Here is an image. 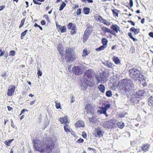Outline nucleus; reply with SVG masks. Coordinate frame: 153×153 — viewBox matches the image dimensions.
Returning <instances> with one entry per match:
<instances>
[{
    "mask_svg": "<svg viewBox=\"0 0 153 153\" xmlns=\"http://www.w3.org/2000/svg\"><path fill=\"white\" fill-rule=\"evenodd\" d=\"M56 26L57 28L61 33L65 32H66V28L65 26H62L61 25H58L57 24H56Z\"/></svg>",
    "mask_w": 153,
    "mask_h": 153,
    "instance_id": "4468645a",
    "label": "nucleus"
},
{
    "mask_svg": "<svg viewBox=\"0 0 153 153\" xmlns=\"http://www.w3.org/2000/svg\"><path fill=\"white\" fill-rule=\"evenodd\" d=\"M41 24L42 25H45L46 24L45 21L43 20H42L41 21Z\"/></svg>",
    "mask_w": 153,
    "mask_h": 153,
    "instance_id": "0e129e2a",
    "label": "nucleus"
},
{
    "mask_svg": "<svg viewBox=\"0 0 153 153\" xmlns=\"http://www.w3.org/2000/svg\"><path fill=\"white\" fill-rule=\"evenodd\" d=\"M76 13L78 15H80L81 13V9L80 8L78 9L77 10Z\"/></svg>",
    "mask_w": 153,
    "mask_h": 153,
    "instance_id": "8fccbe9b",
    "label": "nucleus"
},
{
    "mask_svg": "<svg viewBox=\"0 0 153 153\" xmlns=\"http://www.w3.org/2000/svg\"><path fill=\"white\" fill-rule=\"evenodd\" d=\"M90 9L89 8L86 7L83 9L84 13L85 14H88L89 13Z\"/></svg>",
    "mask_w": 153,
    "mask_h": 153,
    "instance_id": "72a5a7b5",
    "label": "nucleus"
},
{
    "mask_svg": "<svg viewBox=\"0 0 153 153\" xmlns=\"http://www.w3.org/2000/svg\"><path fill=\"white\" fill-rule=\"evenodd\" d=\"M115 10L118 12L119 11H118V10L116 9H115V10L114 9L112 10H111L112 12H113V15L114 16H115V17H116V16L118 17V13L116 12Z\"/></svg>",
    "mask_w": 153,
    "mask_h": 153,
    "instance_id": "473e14b6",
    "label": "nucleus"
},
{
    "mask_svg": "<svg viewBox=\"0 0 153 153\" xmlns=\"http://www.w3.org/2000/svg\"><path fill=\"white\" fill-rule=\"evenodd\" d=\"M4 53V51H2V50L0 49V56H3Z\"/></svg>",
    "mask_w": 153,
    "mask_h": 153,
    "instance_id": "a18cd8bd",
    "label": "nucleus"
},
{
    "mask_svg": "<svg viewBox=\"0 0 153 153\" xmlns=\"http://www.w3.org/2000/svg\"><path fill=\"white\" fill-rule=\"evenodd\" d=\"M84 141V140L82 138H80L79 139L76 141L77 143H81Z\"/></svg>",
    "mask_w": 153,
    "mask_h": 153,
    "instance_id": "c03bdc74",
    "label": "nucleus"
},
{
    "mask_svg": "<svg viewBox=\"0 0 153 153\" xmlns=\"http://www.w3.org/2000/svg\"><path fill=\"white\" fill-rule=\"evenodd\" d=\"M73 24L72 23H69L67 25V27L68 29H71L72 28Z\"/></svg>",
    "mask_w": 153,
    "mask_h": 153,
    "instance_id": "a19ab883",
    "label": "nucleus"
},
{
    "mask_svg": "<svg viewBox=\"0 0 153 153\" xmlns=\"http://www.w3.org/2000/svg\"><path fill=\"white\" fill-rule=\"evenodd\" d=\"M81 83L80 84L81 88L82 89H86L88 86H90L91 84V82L90 81V79H84L83 77V79L80 80Z\"/></svg>",
    "mask_w": 153,
    "mask_h": 153,
    "instance_id": "1a4fd4ad",
    "label": "nucleus"
},
{
    "mask_svg": "<svg viewBox=\"0 0 153 153\" xmlns=\"http://www.w3.org/2000/svg\"><path fill=\"white\" fill-rule=\"evenodd\" d=\"M140 67L136 66L132 68L128 71L129 76L134 80H138L140 81H146L143 73Z\"/></svg>",
    "mask_w": 153,
    "mask_h": 153,
    "instance_id": "f03ea898",
    "label": "nucleus"
},
{
    "mask_svg": "<svg viewBox=\"0 0 153 153\" xmlns=\"http://www.w3.org/2000/svg\"><path fill=\"white\" fill-rule=\"evenodd\" d=\"M26 111H27V110L26 109H23L22 110V111H21V114H20V115H21L22 114H23L24 112H25Z\"/></svg>",
    "mask_w": 153,
    "mask_h": 153,
    "instance_id": "4d7b16f0",
    "label": "nucleus"
},
{
    "mask_svg": "<svg viewBox=\"0 0 153 153\" xmlns=\"http://www.w3.org/2000/svg\"><path fill=\"white\" fill-rule=\"evenodd\" d=\"M117 127L120 128H123L124 126V124L123 123L118 122L117 123Z\"/></svg>",
    "mask_w": 153,
    "mask_h": 153,
    "instance_id": "c756f323",
    "label": "nucleus"
},
{
    "mask_svg": "<svg viewBox=\"0 0 153 153\" xmlns=\"http://www.w3.org/2000/svg\"><path fill=\"white\" fill-rule=\"evenodd\" d=\"M102 23H104L106 25H108V23H109V22L107 21L106 20V21H103L102 22Z\"/></svg>",
    "mask_w": 153,
    "mask_h": 153,
    "instance_id": "338daca9",
    "label": "nucleus"
},
{
    "mask_svg": "<svg viewBox=\"0 0 153 153\" xmlns=\"http://www.w3.org/2000/svg\"><path fill=\"white\" fill-rule=\"evenodd\" d=\"M149 35L150 37L153 38V32H150L149 33Z\"/></svg>",
    "mask_w": 153,
    "mask_h": 153,
    "instance_id": "13d9d810",
    "label": "nucleus"
},
{
    "mask_svg": "<svg viewBox=\"0 0 153 153\" xmlns=\"http://www.w3.org/2000/svg\"><path fill=\"white\" fill-rule=\"evenodd\" d=\"M139 99L136 96H135V94L133 95L130 100V103L132 105L139 103Z\"/></svg>",
    "mask_w": 153,
    "mask_h": 153,
    "instance_id": "f8f14e48",
    "label": "nucleus"
},
{
    "mask_svg": "<svg viewBox=\"0 0 153 153\" xmlns=\"http://www.w3.org/2000/svg\"><path fill=\"white\" fill-rule=\"evenodd\" d=\"M25 19H23L21 21V24L20 25L19 27V28H21L22 26L24 25Z\"/></svg>",
    "mask_w": 153,
    "mask_h": 153,
    "instance_id": "ea45409f",
    "label": "nucleus"
},
{
    "mask_svg": "<svg viewBox=\"0 0 153 153\" xmlns=\"http://www.w3.org/2000/svg\"><path fill=\"white\" fill-rule=\"evenodd\" d=\"M94 108V105L92 104H88L86 105L85 109L86 110L87 114L91 113L93 112Z\"/></svg>",
    "mask_w": 153,
    "mask_h": 153,
    "instance_id": "9b49d317",
    "label": "nucleus"
},
{
    "mask_svg": "<svg viewBox=\"0 0 153 153\" xmlns=\"http://www.w3.org/2000/svg\"><path fill=\"white\" fill-rule=\"evenodd\" d=\"M113 60L116 64H118L120 63V60L117 57L114 56L113 57Z\"/></svg>",
    "mask_w": 153,
    "mask_h": 153,
    "instance_id": "393cba45",
    "label": "nucleus"
},
{
    "mask_svg": "<svg viewBox=\"0 0 153 153\" xmlns=\"http://www.w3.org/2000/svg\"><path fill=\"white\" fill-rule=\"evenodd\" d=\"M75 101L74 97L72 96V98L71 99L70 102L71 103H73Z\"/></svg>",
    "mask_w": 153,
    "mask_h": 153,
    "instance_id": "864d4df0",
    "label": "nucleus"
},
{
    "mask_svg": "<svg viewBox=\"0 0 153 153\" xmlns=\"http://www.w3.org/2000/svg\"><path fill=\"white\" fill-rule=\"evenodd\" d=\"M111 92L110 90L107 91L106 93V95L108 97H110L112 96Z\"/></svg>",
    "mask_w": 153,
    "mask_h": 153,
    "instance_id": "c9c22d12",
    "label": "nucleus"
},
{
    "mask_svg": "<svg viewBox=\"0 0 153 153\" xmlns=\"http://www.w3.org/2000/svg\"><path fill=\"white\" fill-rule=\"evenodd\" d=\"M149 145L148 144H146L144 145L142 147L141 149L143 151L145 152L148 151L149 149Z\"/></svg>",
    "mask_w": 153,
    "mask_h": 153,
    "instance_id": "4be33fe9",
    "label": "nucleus"
},
{
    "mask_svg": "<svg viewBox=\"0 0 153 153\" xmlns=\"http://www.w3.org/2000/svg\"><path fill=\"white\" fill-rule=\"evenodd\" d=\"M7 107L9 111H10L13 109V108L10 107V106H7Z\"/></svg>",
    "mask_w": 153,
    "mask_h": 153,
    "instance_id": "69168bd1",
    "label": "nucleus"
},
{
    "mask_svg": "<svg viewBox=\"0 0 153 153\" xmlns=\"http://www.w3.org/2000/svg\"><path fill=\"white\" fill-rule=\"evenodd\" d=\"M106 48V46H104L103 45L101 46L99 48H96L95 50L97 51H101L102 50H104L105 48Z\"/></svg>",
    "mask_w": 153,
    "mask_h": 153,
    "instance_id": "7c9ffc66",
    "label": "nucleus"
},
{
    "mask_svg": "<svg viewBox=\"0 0 153 153\" xmlns=\"http://www.w3.org/2000/svg\"><path fill=\"white\" fill-rule=\"evenodd\" d=\"M98 88L102 93H104L105 87L103 85L101 84L99 85L98 86Z\"/></svg>",
    "mask_w": 153,
    "mask_h": 153,
    "instance_id": "aec40b11",
    "label": "nucleus"
},
{
    "mask_svg": "<svg viewBox=\"0 0 153 153\" xmlns=\"http://www.w3.org/2000/svg\"><path fill=\"white\" fill-rule=\"evenodd\" d=\"M37 75L38 76H42V72L41 71H40L39 70L38 71Z\"/></svg>",
    "mask_w": 153,
    "mask_h": 153,
    "instance_id": "49530a36",
    "label": "nucleus"
},
{
    "mask_svg": "<svg viewBox=\"0 0 153 153\" xmlns=\"http://www.w3.org/2000/svg\"><path fill=\"white\" fill-rule=\"evenodd\" d=\"M84 67L81 66H74L72 68L73 73L76 75H80L82 74L83 71Z\"/></svg>",
    "mask_w": 153,
    "mask_h": 153,
    "instance_id": "6e6552de",
    "label": "nucleus"
},
{
    "mask_svg": "<svg viewBox=\"0 0 153 153\" xmlns=\"http://www.w3.org/2000/svg\"><path fill=\"white\" fill-rule=\"evenodd\" d=\"M116 120L114 119H111L108 121L105 122L102 124V126L108 129H111L115 127L116 124Z\"/></svg>",
    "mask_w": 153,
    "mask_h": 153,
    "instance_id": "39448f33",
    "label": "nucleus"
},
{
    "mask_svg": "<svg viewBox=\"0 0 153 153\" xmlns=\"http://www.w3.org/2000/svg\"><path fill=\"white\" fill-rule=\"evenodd\" d=\"M7 76L6 72H4L1 75V76L2 77H6Z\"/></svg>",
    "mask_w": 153,
    "mask_h": 153,
    "instance_id": "5fc2aeb1",
    "label": "nucleus"
},
{
    "mask_svg": "<svg viewBox=\"0 0 153 153\" xmlns=\"http://www.w3.org/2000/svg\"><path fill=\"white\" fill-rule=\"evenodd\" d=\"M11 126L13 128H15V125L13 124V121L12 120H11Z\"/></svg>",
    "mask_w": 153,
    "mask_h": 153,
    "instance_id": "052dcab7",
    "label": "nucleus"
},
{
    "mask_svg": "<svg viewBox=\"0 0 153 153\" xmlns=\"http://www.w3.org/2000/svg\"><path fill=\"white\" fill-rule=\"evenodd\" d=\"M109 33H110L112 35L115 36H117V35H116L115 32L113 30V31L111 30H110V32H109Z\"/></svg>",
    "mask_w": 153,
    "mask_h": 153,
    "instance_id": "09e8293b",
    "label": "nucleus"
},
{
    "mask_svg": "<svg viewBox=\"0 0 153 153\" xmlns=\"http://www.w3.org/2000/svg\"><path fill=\"white\" fill-rule=\"evenodd\" d=\"M83 53L84 54V56H85L88 55L87 51L85 50H84L83 51Z\"/></svg>",
    "mask_w": 153,
    "mask_h": 153,
    "instance_id": "3c124183",
    "label": "nucleus"
},
{
    "mask_svg": "<svg viewBox=\"0 0 153 153\" xmlns=\"http://www.w3.org/2000/svg\"><path fill=\"white\" fill-rule=\"evenodd\" d=\"M65 55L66 61L69 63H70L75 59L76 54L72 48H66Z\"/></svg>",
    "mask_w": 153,
    "mask_h": 153,
    "instance_id": "7ed1b4c3",
    "label": "nucleus"
},
{
    "mask_svg": "<svg viewBox=\"0 0 153 153\" xmlns=\"http://www.w3.org/2000/svg\"><path fill=\"white\" fill-rule=\"evenodd\" d=\"M56 103V108L59 109L60 108V103L57 102H55Z\"/></svg>",
    "mask_w": 153,
    "mask_h": 153,
    "instance_id": "79ce46f5",
    "label": "nucleus"
},
{
    "mask_svg": "<svg viewBox=\"0 0 153 153\" xmlns=\"http://www.w3.org/2000/svg\"><path fill=\"white\" fill-rule=\"evenodd\" d=\"M128 22H130L131 23V24L133 25H135V23L133 22L131 20H129V21H128Z\"/></svg>",
    "mask_w": 153,
    "mask_h": 153,
    "instance_id": "e2e57ef3",
    "label": "nucleus"
},
{
    "mask_svg": "<svg viewBox=\"0 0 153 153\" xmlns=\"http://www.w3.org/2000/svg\"><path fill=\"white\" fill-rule=\"evenodd\" d=\"M15 89V86L14 85L11 88L8 90L7 95L9 96H12L14 93Z\"/></svg>",
    "mask_w": 153,
    "mask_h": 153,
    "instance_id": "2eb2a0df",
    "label": "nucleus"
},
{
    "mask_svg": "<svg viewBox=\"0 0 153 153\" xmlns=\"http://www.w3.org/2000/svg\"><path fill=\"white\" fill-rule=\"evenodd\" d=\"M57 49L60 54L62 56H64V53L63 52V47L61 46L60 47L58 46Z\"/></svg>",
    "mask_w": 153,
    "mask_h": 153,
    "instance_id": "b1692460",
    "label": "nucleus"
},
{
    "mask_svg": "<svg viewBox=\"0 0 153 153\" xmlns=\"http://www.w3.org/2000/svg\"><path fill=\"white\" fill-rule=\"evenodd\" d=\"M35 102V100H34L33 101H31L30 102V105H33V104Z\"/></svg>",
    "mask_w": 153,
    "mask_h": 153,
    "instance_id": "774afa93",
    "label": "nucleus"
},
{
    "mask_svg": "<svg viewBox=\"0 0 153 153\" xmlns=\"http://www.w3.org/2000/svg\"><path fill=\"white\" fill-rule=\"evenodd\" d=\"M101 109L100 110H98L97 112L100 113V114H103L106 115V117L108 116V115L106 113V111L107 110L103 107H102L101 108Z\"/></svg>",
    "mask_w": 153,
    "mask_h": 153,
    "instance_id": "a211bd4d",
    "label": "nucleus"
},
{
    "mask_svg": "<svg viewBox=\"0 0 153 153\" xmlns=\"http://www.w3.org/2000/svg\"><path fill=\"white\" fill-rule=\"evenodd\" d=\"M72 30H76V26L74 24H73L72 28H71Z\"/></svg>",
    "mask_w": 153,
    "mask_h": 153,
    "instance_id": "6e6d98bb",
    "label": "nucleus"
},
{
    "mask_svg": "<svg viewBox=\"0 0 153 153\" xmlns=\"http://www.w3.org/2000/svg\"><path fill=\"white\" fill-rule=\"evenodd\" d=\"M96 116H94L91 118H89V120L90 123H94L97 120L96 118Z\"/></svg>",
    "mask_w": 153,
    "mask_h": 153,
    "instance_id": "c85d7f7f",
    "label": "nucleus"
},
{
    "mask_svg": "<svg viewBox=\"0 0 153 153\" xmlns=\"http://www.w3.org/2000/svg\"><path fill=\"white\" fill-rule=\"evenodd\" d=\"M95 134L96 136H97L100 137H102L103 136V134L102 133V131L99 129L97 130L96 133H95Z\"/></svg>",
    "mask_w": 153,
    "mask_h": 153,
    "instance_id": "412c9836",
    "label": "nucleus"
},
{
    "mask_svg": "<svg viewBox=\"0 0 153 153\" xmlns=\"http://www.w3.org/2000/svg\"><path fill=\"white\" fill-rule=\"evenodd\" d=\"M82 136L85 139L87 137V134L85 131L83 132Z\"/></svg>",
    "mask_w": 153,
    "mask_h": 153,
    "instance_id": "de8ad7c7",
    "label": "nucleus"
},
{
    "mask_svg": "<svg viewBox=\"0 0 153 153\" xmlns=\"http://www.w3.org/2000/svg\"><path fill=\"white\" fill-rule=\"evenodd\" d=\"M111 105L110 104L107 103L106 104H105V106L104 107L107 110L108 108H110V107Z\"/></svg>",
    "mask_w": 153,
    "mask_h": 153,
    "instance_id": "37998d69",
    "label": "nucleus"
},
{
    "mask_svg": "<svg viewBox=\"0 0 153 153\" xmlns=\"http://www.w3.org/2000/svg\"><path fill=\"white\" fill-rule=\"evenodd\" d=\"M34 144L33 146L36 150L40 152L41 153H51L52 152L54 148L55 144L53 140L49 137L45 139V148H42L40 145V142L38 140H34L33 141Z\"/></svg>",
    "mask_w": 153,
    "mask_h": 153,
    "instance_id": "f257e3e1",
    "label": "nucleus"
},
{
    "mask_svg": "<svg viewBox=\"0 0 153 153\" xmlns=\"http://www.w3.org/2000/svg\"><path fill=\"white\" fill-rule=\"evenodd\" d=\"M98 19L99 20H100V21H101L102 20L103 21H106V20H105V19H103L102 17L100 16L98 18Z\"/></svg>",
    "mask_w": 153,
    "mask_h": 153,
    "instance_id": "bf43d9fd",
    "label": "nucleus"
},
{
    "mask_svg": "<svg viewBox=\"0 0 153 153\" xmlns=\"http://www.w3.org/2000/svg\"><path fill=\"white\" fill-rule=\"evenodd\" d=\"M111 28L115 32L117 33L118 31H120V28L117 25H113Z\"/></svg>",
    "mask_w": 153,
    "mask_h": 153,
    "instance_id": "f3484780",
    "label": "nucleus"
},
{
    "mask_svg": "<svg viewBox=\"0 0 153 153\" xmlns=\"http://www.w3.org/2000/svg\"><path fill=\"white\" fill-rule=\"evenodd\" d=\"M83 124L84 123L83 122L81 121H77L75 124V125L79 127H83Z\"/></svg>",
    "mask_w": 153,
    "mask_h": 153,
    "instance_id": "cd10ccee",
    "label": "nucleus"
},
{
    "mask_svg": "<svg viewBox=\"0 0 153 153\" xmlns=\"http://www.w3.org/2000/svg\"><path fill=\"white\" fill-rule=\"evenodd\" d=\"M135 50L134 47L132 46L131 47L129 51V52L131 53H132L135 52Z\"/></svg>",
    "mask_w": 153,
    "mask_h": 153,
    "instance_id": "58836bf2",
    "label": "nucleus"
},
{
    "mask_svg": "<svg viewBox=\"0 0 153 153\" xmlns=\"http://www.w3.org/2000/svg\"><path fill=\"white\" fill-rule=\"evenodd\" d=\"M125 91V93H131L134 90V85L132 81L130 79H128L124 81Z\"/></svg>",
    "mask_w": 153,
    "mask_h": 153,
    "instance_id": "20e7f679",
    "label": "nucleus"
},
{
    "mask_svg": "<svg viewBox=\"0 0 153 153\" xmlns=\"http://www.w3.org/2000/svg\"><path fill=\"white\" fill-rule=\"evenodd\" d=\"M102 43L103 44V45L104 46L107 47V44L108 42V41L107 39H102Z\"/></svg>",
    "mask_w": 153,
    "mask_h": 153,
    "instance_id": "2f4dec72",
    "label": "nucleus"
},
{
    "mask_svg": "<svg viewBox=\"0 0 153 153\" xmlns=\"http://www.w3.org/2000/svg\"><path fill=\"white\" fill-rule=\"evenodd\" d=\"M148 104L151 107L153 108V97L151 96L148 100Z\"/></svg>",
    "mask_w": 153,
    "mask_h": 153,
    "instance_id": "6ab92c4d",
    "label": "nucleus"
},
{
    "mask_svg": "<svg viewBox=\"0 0 153 153\" xmlns=\"http://www.w3.org/2000/svg\"><path fill=\"white\" fill-rule=\"evenodd\" d=\"M93 28L92 27L90 26L89 25H88V27L86 29L84 33V36H85V37H88V36L90 34V33L92 31V30Z\"/></svg>",
    "mask_w": 153,
    "mask_h": 153,
    "instance_id": "ddd939ff",
    "label": "nucleus"
},
{
    "mask_svg": "<svg viewBox=\"0 0 153 153\" xmlns=\"http://www.w3.org/2000/svg\"><path fill=\"white\" fill-rule=\"evenodd\" d=\"M129 4L130 7H132L133 6V2L132 0H130Z\"/></svg>",
    "mask_w": 153,
    "mask_h": 153,
    "instance_id": "603ef678",
    "label": "nucleus"
},
{
    "mask_svg": "<svg viewBox=\"0 0 153 153\" xmlns=\"http://www.w3.org/2000/svg\"><path fill=\"white\" fill-rule=\"evenodd\" d=\"M107 74L105 72L103 73L100 74V76L98 75H96L95 76V78L96 79L97 83L101 82L102 83H103L106 81Z\"/></svg>",
    "mask_w": 153,
    "mask_h": 153,
    "instance_id": "423d86ee",
    "label": "nucleus"
},
{
    "mask_svg": "<svg viewBox=\"0 0 153 153\" xmlns=\"http://www.w3.org/2000/svg\"><path fill=\"white\" fill-rule=\"evenodd\" d=\"M14 139H13L9 140H7L4 141V144L7 146H10L11 144L12 143V142L14 140Z\"/></svg>",
    "mask_w": 153,
    "mask_h": 153,
    "instance_id": "a878e982",
    "label": "nucleus"
},
{
    "mask_svg": "<svg viewBox=\"0 0 153 153\" xmlns=\"http://www.w3.org/2000/svg\"><path fill=\"white\" fill-rule=\"evenodd\" d=\"M16 53V52L14 50L10 51L9 52V56H14L15 55Z\"/></svg>",
    "mask_w": 153,
    "mask_h": 153,
    "instance_id": "e433bc0d",
    "label": "nucleus"
},
{
    "mask_svg": "<svg viewBox=\"0 0 153 153\" xmlns=\"http://www.w3.org/2000/svg\"><path fill=\"white\" fill-rule=\"evenodd\" d=\"M128 36H129L130 38H134L132 36V33H129L128 34Z\"/></svg>",
    "mask_w": 153,
    "mask_h": 153,
    "instance_id": "680f3d73",
    "label": "nucleus"
},
{
    "mask_svg": "<svg viewBox=\"0 0 153 153\" xmlns=\"http://www.w3.org/2000/svg\"><path fill=\"white\" fill-rule=\"evenodd\" d=\"M59 120L62 124L64 123H65V124H66L68 122L67 117H64L63 118L61 117L59 119Z\"/></svg>",
    "mask_w": 153,
    "mask_h": 153,
    "instance_id": "5701e85b",
    "label": "nucleus"
},
{
    "mask_svg": "<svg viewBox=\"0 0 153 153\" xmlns=\"http://www.w3.org/2000/svg\"><path fill=\"white\" fill-rule=\"evenodd\" d=\"M66 5V4L64 1H63L62 4L59 7V10L60 11L62 10Z\"/></svg>",
    "mask_w": 153,
    "mask_h": 153,
    "instance_id": "f704fd0d",
    "label": "nucleus"
},
{
    "mask_svg": "<svg viewBox=\"0 0 153 153\" xmlns=\"http://www.w3.org/2000/svg\"><path fill=\"white\" fill-rule=\"evenodd\" d=\"M135 94V96H136L139 99L143 98L146 96V93L144 90H142L138 91Z\"/></svg>",
    "mask_w": 153,
    "mask_h": 153,
    "instance_id": "9d476101",
    "label": "nucleus"
},
{
    "mask_svg": "<svg viewBox=\"0 0 153 153\" xmlns=\"http://www.w3.org/2000/svg\"><path fill=\"white\" fill-rule=\"evenodd\" d=\"M130 31L136 34L139 33V30L137 29H135L134 27H133L131 28Z\"/></svg>",
    "mask_w": 153,
    "mask_h": 153,
    "instance_id": "bb28decb",
    "label": "nucleus"
},
{
    "mask_svg": "<svg viewBox=\"0 0 153 153\" xmlns=\"http://www.w3.org/2000/svg\"><path fill=\"white\" fill-rule=\"evenodd\" d=\"M68 125L67 124H66L64 126V129L65 131L66 132H67L68 131L70 132V130L68 128Z\"/></svg>",
    "mask_w": 153,
    "mask_h": 153,
    "instance_id": "4c0bfd02",
    "label": "nucleus"
},
{
    "mask_svg": "<svg viewBox=\"0 0 153 153\" xmlns=\"http://www.w3.org/2000/svg\"><path fill=\"white\" fill-rule=\"evenodd\" d=\"M94 71L92 69H88L86 71L83 75V78L84 79H90L94 76Z\"/></svg>",
    "mask_w": 153,
    "mask_h": 153,
    "instance_id": "0eeeda50",
    "label": "nucleus"
},
{
    "mask_svg": "<svg viewBox=\"0 0 153 153\" xmlns=\"http://www.w3.org/2000/svg\"><path fill=\"white\" fill-rule=\"evenodd\" d=\"M103 63L105 66L108 68H112L114 66V65L113 63L108 61H105Z\"/></svg>",
    "mask_w": 153,
    "mask_h": 153,
    "instance_id": "dca6fc26",
    "label": "nucleus"
}]
</instances>
